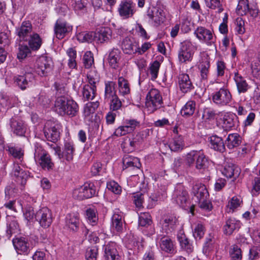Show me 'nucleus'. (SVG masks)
Masks as SVG:
<instances>
[{"label": "nucleus", "instance_id": "obj_1", "mask_svg": "<svg viewBox=\"0 0 260 260\" xmlns=\"http://www.w3.org/2000/svg\"><path fill=\"white\" fill-rule=\"evenodd\" d=\"M78 109V105L74 101L68 100L64 96L57 98L55 102L54 110L62 116L73 117L77 114Z\"/></svg>", "mask_w": 260, "mask_h": 260}, {"label": "nucleus", "instance_id": "obj_2", "mask_svg": "<svg viewBox=\"0 0 260 260\" xmlns=\"http://www.w3.org/2000/svg\"><path fill=\"white\" fill-rule=\"evenodd\" d=\"M162 104V98L159 91L155 88L151 89L146 95L145 101V108L148 113H153L161 108Z\"/></svg>", "mask_w": 260, "mask_h": 260}, {"label": "nucleus", "instance_id": "obj_3", "mask_svg": "<svg viewBox=\"0 0 260 260\" xmlns=\"http://www.w3.org/2000/svg\"><path fill=\"white\" fill-rule=\"evenodd\" d=\"M34 159L44 169L49 170L53 166L51 159L47 152L38 144L35 145Z\"/></svg>", "mask_w": 260, "mask_h": 260}, {"label": "nucleus", "instance_id": "obj_4", "mask_svg": "<svg viewBox=\"0 0 260 260\" xmlns=\"http://www.w3.org/2000/svg\"><path fill=\"white\" fill-rule=\"evenodd\" d=\"M95 194L96 189L92 183H85L73 191V198L79 200L90 198Z\"/></svg>", "mask_w": 260, "mask_h": 260}, {"label": "nucleus", "instance_id": "obj_5", "mask_svg": "<svg viewBox=\"0 0 260 260\" xmlns=\"http://www.w3.org/2000/svg\"><path fill=\"white\" fill-rule=\"evenodd\" d=\"M25 73L23 75H17L14 77V82L22 90L25 89L32 82L34 77L32 74L34 69L26 66L24 67Z\"/></svg>", "mask_w": 260, "mask_h": 260}, {"label": "nucleus", "instance_id": "obj_6", "mask_svg": "<svg viewBox=\"0 0 260 260\" xmlns=\"http://www.w3.org/2000/svg\"><path fill=\"white\" fill-rule=\"evenodd\" d=\"M232 100V96L229 90L225 88H221L212 94L213 102L218 106L228 105Z\"/></svg>", "mask_w": 260, "mask_h": 260}, {"label": "nucleus", "instance_id": "obj_7", "mask_svg": "<svg viewBox=\"0 0 260 260\" xmlns=\"http://www.w3.org/2000/svg\"><path fill=\"white\" fill-rule=\"evenodd\" d=\"M193 46L189 40H185L180 44L178 51V59L181 62L189 61L193 54Z\"/></svg>", "mask_w": 260, "mask_h": 260}, {"label": "nucleus", "instance_id": "obj_8", "mask_svg": "<svg viewBox=\"0 0 260 260\" xmlns=\"http://www.w3.org/2000/svg\"><path fill=\"white\" fill-rule=\"evenodd\" d=\"M52 67L51 58L46 56H42L36 61L35 71L40 76H45L51 70Z\"/></svg>", "mask_w": 260, "mask_h": 260}, {"label": "nucleus", "instance_id": "obj_9", "mask_svg": "<svg viewBox=\"0 0 260 260\" xmlns=\"http://www.w3.org/2000/svg\"><path fill=\"white\" fill-rule=\"evenodd\" d=\"M35 219L42 227L48 228L52 222V215L51 210L47 207L41 208L36 212Z\"/></svg>", "mask_w": 260, "mask_h": 260}, {"label": "nucleus", "instance_id": "obj_10", "mask_svg": "<svg viewBox=\"0 0 260 260\" xmlns=\"http://www.w3.org/2000/svg\"><path fill=\"white\" fill-rule=\"evenodd\" d=\"M54 150L55 154L58 156L59 158H64L68 161H71L73 159L75 148L72 142L66 141L62 152L58 147H55Z\"/></svg>", "mask_w": 260, "mask_h": 260}, {"label": "nucleus", "instance_id": "obj_11", "mask_svg": "<svg viewBox=\"0 0 260 260\" xmlns=\"http://www.w3.org/2000/svg\"><path fill=\"white\" fill-rule=\"evenodd\" d=\"M172 200L182 208H186L188 201V193L183 185L178 184L176 186L173 194Z\"/></svg>", "mask_w": 260, "mask_h": 260}, {"label": "nucleus", "instance_id": "obj_12", "mask_svg": "<svg viewBox=\"0 0 260 260\" xmlns=\"http://www.w3.org/2000/svg\"><path fill=\"white\" fill-rule=\"evenodd\" d=\"M147 16L153 25L156 26L162 24L166 18L164 10L158 7L150 8L147 11Z\"/></svg>", "mask_w": 260, "mask_h": 260}, {"label": "nucleus", "instance_id": "obj_13", "mask_svg": "<svg viewBox=\"0 0 260 260\" xmlns=\"http://www.w3.org/2000/svg\"><path fill=\"white\" fill-rule=\"evenodd\" d=\"M11 131L18 136H24L27 130L25 123L18 117H13L10 122Z\"/></svg>", "mask_w": 260, "mask_h": 260}, {"label": "nucleus", "instance_id": "obj_14", "mask_svg": "<svg viewBox=\"0 0 260 260\" xmlns=\"http://www.w3.org/2000/svg\"><path fill=\"white\" fill-rule=\"evenodd\" d=\"M210 67V58L208 55H204L200 60L198 69L200 71L201 80L204 83L207 82Z\"/></svg>", "mask_w": 260, "mask_h": 260}, {"label": "nucleus", "instance_id": "obj_15", "mask_svg": "<svg viewBox=\"0 0 260 260\" xmlns=\"http://www.w3.org/2000/svg\"><path fill=\"white\" fill-rule=\"evenodd\" d=\"M72 30V26L61 20H57L54 25L55 35L58 39H63Z\"/></svg>", "mask_w": 260, "mask_h": 260}, {"label": "nucleus", "instance_id": "obj_16", "mask_svg": "<svg viewBox=\"0 0 260 260\" xmlns=\"http://www.w3.org/2000/svg\"><path fill=\"white\" fill-rule=\"evenodd\" d=\"M157 240L158 241L159 247L162 251L170 254L174 252V244L170 237L165 235H158Z\"/></svg>", "mask_w": 260, "mask_h": 260}, {"label": "nucleus", "instance_id": "obj_17", "mask_svg": "<svg viewBox=\"0 0 260 260\" xmlns=\"http://www.w3.org/2000/svg\"><path fill=\"white\" fill-rule=\"evenodd\" d=\"M121 48L124 53L132 55L137 52L139 45L133 38L126 37L122 42Z\"/></svg>", "mask_w": 260, "mask_h": 260}, {"label": "nucleus", "instance_id": "obj_18", "mask_svg": "<svg viewBox=\"0 0 260 260\" xmlns=\"http://www.w3.org/2000/svg\"><path fill=\"white\" fill-rule=\"evenodd\" d=\"M118 12L123 19L131 17L135 12V5L130 2H122L119 5Z\"/></svg>", "mask_w": 260, "mask_h": 260}, {"label": "nucleus", "instance_id": "obj_19", "mask_svg": "<svg viewBox=\"0 0 260 260\" xmlns=\"http://www.w3.org/2000/svg\"><path fill=\"white\" fill-rule=\"evenodd\" d=\"M65 223V226L69 230L74 232L77 231L80 223L79 214H68L66 216Z\"/></svg>", "mask_w": 260, "mask_h": 260}, {"label": "nucleus", "instance_id": "obj_20", "mask_svg": "<svg viewBox=\"0 0 260 260\" xmlns=\"http://www.w3.org/2000/svg\"><path fill=\"white\" fill-rule=\"evenodd\" d=\"M178 83L180 89L184 93L188 92L193 88L192 83L187 74L182 73L179 75Z\"/></svg>", "mask_w": 260, "mask_h": 260}, {"label": "nucleus", "instance_id": "obj_21", "mask_svg": "<svg viewBox=\"0 0 260 260\" xmlns=\"http://www.w3.org/2000/svg\"><path fill=\"white\" fill-rule=\"evenodd\" d=\"M13 244L16 250L19 254H27L29 251V244L25 238H16L13 240Z\"/></svg>", "mask_w": 260, "mask_h": 260}, {"label": "nucleus", "instance_id": "obj_22", "mask_svg": "<svg viewBox=\"0 0 260 260\" xmlns=\"http://www.w3.org/2000/svg\"><path fill=\"white\" fill-rule=\"evenodd\" d=\"M112 227L118 232H121L124 222L123 213L119 210H116L111 218Z\"/></svg>", "mask_w": 260, "mask_h": 260}, {"label": "nucleus", "instance_id": "obj_23", "mask_svg": "<svg viewBox=\"0 0 260 260\" xmlns=\"http://www.w3.org/2000/svg\"><path fill=\"white\" fill-rule=\"evenodd\" d=\"M32 33L34 32L32 31V26L29 21L23 22L20 27L17 29V34L19 38L25 41H27Z\"/></svg>", "mask_w": 260, "mask_h": 260}, {"label": "nucleus", "instance_id": "obj_24", "mask_svg": "<svg viewBox=\"0 0 260 260\" xmlns=\"http://www.w3.org/2000/svg\"><path fill=\"white\" fill-rule=\"evenodd\" d=\"M104 256L106 260H120V256L114 242H110L104 246Z\"/></svg>", "mask_w": 260, "mask_h": 260}, {"label": "nucleus", "instance_id": "obj_25", "mask_svg": "<svg viewBox=\"0 0 260 260\" xmlns=\"http://www.w3.org/2000/svg\"><path fill=\"white\" fill-rule=\"evenodd\" d=\"M241 226L240 221L234 218L227 219L223 226V233L226 235H231L235 231H238Z\"/></svg>", "mask_w": 260, "mask_h": 260}, {"label": "nucleus", "instance_id": "obj_26", "mask_svg": "<svg viewBox=\"0 0 260 260\" xmlns=\"http://www.w3.org/2000/svg\"><path fill=\"white\" fill-rule=\"evenodd\" d=\"M163 231L167 234L174 231L178 224L177 218L173 215L166 217L161 222Z\"/></svg>", "mask_w": 260, "mask_h": 260}, {"label": "nucleus", "instance_id": "obj_27", "mask_svg": "<svg viewBox=\"0 0 260 260\" xmlns=\"http://www.w3.org/2000/svg\"><path fill=\"white\" fill-rule=\"evenodd\" d=\"M194 34L197 38L201 41L207 43L212 42L213 38L212 32L204 27H198L195 30Z\"/></svg>", "mask_w": 260, "mask_h": 260}, {"label": "nucleus", "instance_id": "obj_28", "mask_svg": "<svg viewBox=\"0 0 260 260\" xmlns=\"http://www.w3.org/2000/svg\"><path fill=\"white\" fill-rule=\"evenodd\" d=\"M237 117L236 115L232 113H226L223 116L221 119L222 126L225 131L231 130L235 126Z\"/></svg>", "mask_w": 260, "mask_h": 260}, {"label": "nucleus", "instance_id": "obj_29", "mask_svg": "<svg viewBox=\"0 0 260 260\" xmlns=\"http://www.w3.org/2000/svg\"><path fill=\"white\" fill-rule=\"evenodd\" d=\"M111 30L108 27H102L94 32V40L103 43L110 39L111 37Z\"/></svg>", "mask_w": 260, "mask_h": 260}, {"label": "nucleus", "instance_id": "obj_30", "mask_svg": "<svg viewBox=\"0 0 260 260\" xmlns=\"http://www.w3.org/2000/svg\"><path fill=\"white\" fill-rule=\"evenodd\" d=\"M44 133L46 139L52 142H56L59 138V132L58 127L52 126L50 128L47 127L45 125L44 129Z\"/></svg>", "mask_w": 260, "mask_h": 260}, {"label": "nucleus", "instance_id": "obj_31", "mask_svg": "<svg viewBox=\"0 0 260 260\" xmlns=\"http://www.w3.org/2000/svg\"><path fill=\"white\" fill-rule=\"evenodd\" d=\"M240 169L233 164H226L222 170V174L227 178H236L240 174Z\"/></svg>", "mask_w": 260, "mask_h": 260}, {"label": "nucleus", "instance_id": "obj_32", "mask_svg": "<svg viewBox=\"0 0 260 260\" xmlns=\"http://www.w3.org/2000/svg\"><path fill=\"white\" fill-rule=\"evenodd\" d=\"M192 193L198 200H205L208 196V192L206 186L201 183H197L192 187Z\"/></svg>", "mask_w": 260, "mask_h": 260}, {"label": "nucleus", "instance_id": "obj_33", "mask_svg": "<svg viewBox=\"0 0 260 260\" xmlns=\"http://www.w3.org/2000/svg\"><path fill=\"white\" fill-rule=\"evenodd\" d=\"M210 144L212 149L215 151L223 152L225 148L223 140L221 137L213 135L210 137Z\"/></svg>", "mask_w": 260, "mask_h": 260}, {"label": "nucleus", "instance_id": "obj_34", "mask_svg": "<svg viewBox=\"0 0 260 260\" xmlns=\"http://www.w3.org/2000/svg\"><path fill=\"white\" fill-rule=\"evenodd\" d=\"M242 142V138L237 133L230 134L225 140V144L230 149H234L239 146Z\"/></svg>", "mask_w": 260, "mask_h": 260}, {"label": "nucleus", "instance_id": "obj_35", "mask_svg": "<svg viewBox=\"0 0 260 260\" xmlns=\"http://www.w3.org/2000/svg\"><path fill=\"white\" fill-rule=\"evenodd\" d=\"M234 80L239 93H245L249 89V86L246 80L239 73L235 74Z\"/></svg>", "mask_w": 260, "mask_h": 260}, {"label": "nucleus", "instance_id": "obj_36", "mask_svg": "<svg viewBox=\"0 0 260 260\" xmlns=\"http://www.w3.org/2000/svg\"><path fill=\"white\" fill-rule=\"evenodd\" d=\"M196 110V103L193 100L188 101L182 108L181 114L182 116L189 117L192 116Z\"/></svg>", "mask_w": 260, "mask_h": 260}, {"label": "nucleus", "instance_id": "obj_37", "mask_svg": "<svg viewBox=\"0 0 260 260\" xmlns=\"http://www.w3.org/2000/svg\"><path fill=\"white\" fill-rule=\"evenodd\" d=\"M123 165L125 168H136L139 169L141 165L138 157L129 155H125L123 158Z\"/></svg>", "mask_w": 260, "mask_h": 260}, {"label": "nucleus", "instance_id": "obj_38", "mask_svg": "<svg viewBox=\"0 0 260 260\" xmlns=\"http://www.w3.org/2000/svg\"><path fill=\"white\" fill-rule=\"evenodd\" d=\"M121 52L119 50L114 49L109 53L108 60L110 66L113 69H116L119 66L121 59Z\"/></svg>", "mask_w": 260, "mask_h": 260}, {"label": "nucleus", "instance_id": "obj_39", "mask_svg": "<svg viewBox=\"0 0 260 260\" xmlns=\"http://www.w3.org/2000/svg\"><path fill=\"white\" fill-rule=\"evenodd\" d=\"M13 173L17 178V181L21 184L24 185L26 183L28 175L26 172L23 171L18 164H14Z\"/></svg>", "mask_w": 260, "mask_h": 260}, {"label": "nucleus", "instance_id": "obj_40", "mask_svg": "<svg viewBox=\"0 0 260 260\" xmlns=\"http://www.w3.org/2000/svg\"><path fill=\"white\" fill-rule=\"evenodd\" d=\"M169 147L171 151L178 152L182 150L184 147L183 138L181 136L174 137L170 142Z\"/></svg>", "mask_w": 260, "mask_h": 260}, {"label": "nucleus", "instance_id": "obj_41", "mask_svg": "<svg viewBox=\"0 0 260 260\" xmlns=\"http://www.w3.org/2000/svg\"><path fill=\"white\" fill-rule=\"evenodd\" d=\"M96 94V87L86 84L84 85L82 89V95L86 100H92Z\"/></svg>", "mask_w": 260, "mask_h": 260}, {"label": "nucleus", "instance_id": "obj_42", "mask_svg": "<svg viewBox=\"0 0 260 260\" xmlns=\"http://www.w3.org/2000/svg\"><path fill=\"white\" fill-rule=\"evenodd\" d=\"M104 96L106 100H109L117 95L115 89L116 83L113 81H107L105 84Z\"/></svg>", "mask_w": 260, "mask_h": 260}, {"label": "nucleus", "instance_id": "obj_43", "mask_svg": "<svg viewBox=\"0 0 260 260\" xmlns=\"http://www.w3.org/2000/svg\"><path fill=\"white\" fill-rule=\"evenodd\" d=\"M177 238L179 242L180 245L182 249L188 253H190L192 251L193 247L183 233H179L177 235Z\"/></svg>", "mask_w": 260, "mask_h": 260}, {"label": "nucleus", "instance_id": "obj_44", "mask_svg": "<svg viewBox=\"0 0 260 260\" xmlns=\"http://www.w3.org/2000/svg\"><path fill=\"white\" fill-rule=\"evenodd\" d=\"M118 89L119 93L125 96L129 94L130 88L128 81L123 77H120L118 80Z\"/></svg>", "mask_w": 260, "mask_h": 260}, {"label": "nucleus", "instance_id": "obj_45", "mask_svg": "<svg viewBox=\"0 0 260 260\" xmlns=\"http://www.w3.org/2000/svg\"><path fill=\"white\" fill-rule=\"evenodd\" d=\"M86 218L89 224L94 225L98 221L97 210L94 207H90L86 210Z\"/></svg>", "mask_w": 260, "mask_h": 260}, {"label": "nucleus", "instance_id": "obj_46", "mask_svg": "<svg viewBox=\"0 0 260 260\" xmlns=\"http://www.w3.org/2000/svg\"><path fill=\"white\" fill-rule=\"evenodd\" d=\"M27 41H28L29 47L34 50L39 49L42 45L41 39L37 33H32Z\"/></svg>", "mask_w": 260, "mask_h": 260}, {"label": "nucleus", "instance_id": "obj_47", "mask_svg": "<svg viewBox=\"0 0 260 260\" xmlns=\"http://www.w3.org/2000/svg\"><path fill=\"white\" fill-rule=\"evenodd\" d=\"M208 161L204 154L199 151L196 161V168L198 170H205L208 165Z\"/></svg>", "mask_w": 260, "mask_h": 260}, {"label": "nucleus", "instance_id": "obj_48", "mask_svg": "<svg viewBox=\"0 0 260 260\" xmlns=\"http://www.w3.org/2000/svg\"><path fill=\"white\" fill-rule=\"evenodd\" d=\"M88 84L92 86H95L99 84L100 81V75L94 69L90 70L87 74Z\"/></svg>", "mask_w": 260, "mask_h": 260}, {"label": "nucleus", "instance_id": "obj_49", "mask_svg": "<svg viewBox=\"0 0 260 260\" xmlns=\"http://www.w3.org/2000/svg\"><path fill=\"white\" fill-rule=\"evenodd\" d=\"M206 6L212 10H216L218 13H220L223 10L222 5L221 3L222 0H204Z\"/></svg>", "mask_w": 260, "mask_h": 260}, {"label": "nucleus", "instance_id": "obj_50", "mask_svg": "<svg viewBox=\"0 0 260 260\" xmlns=\"http://www.w3.org/2000/svg\"><path fill=\"white\" fill-rule=\"evenodd\" d=\"M242 203V200L240 197L235 196L229 202L227 205L228 212H233L237 208L240 207Z\"/></svg>", "mask_w": 260, "mask_h": 260}, {"label": "nucleus", "instance_id": "obj_51", "mask_svg": "<svg viewBox=\"0 0 260 260\" xmlns=\"http://www.w3.org/2000/svg\"><path fill=\"white\" fill-rule=\"evenodd\" d=\"M99 103L98 101L95 102H89L86 104L84 108V115L85 117H88L94 114L95 110L99 107Z\"/></svg>", "mask_w": 260, "mask_h": 260}, {"label": "nucleus", "instance_id": "obj_52", "mask_svg": "<svg viewBox=\"0 0 260 260\" xmlns=\"http://www.w3.org/2000/svg\"><path fill=\"white\" fill-rule=\"evenodd\" d=\"M229 253L232 260L242 259V251L241 248L238 245H232L230 249Z\"/></svg>", "mask_w": 260, "mask_h": 260}, {"label": "nucleus", "instance_id": "obj_53", "mask_svg": "<svg viewBox=\"0 0 260 260\" xmlns=\"http://www.w3.org/2000/svg\"><path fill=\"white\" fill-rule=\"evenodd\" d=\"M67 53L69 57L68 60L69 67L72 69L76 68L77 66L76 61L77 53L76 50L73 48H70L67 50Z\"/></svg>", "mask_w": 260, "mask_h": 260}, {"label": "nucleus", "instance_id": "obj_54", "mask_svg": "<svg viewBox=\"0 0 260 260\" xmlns=\"http://www.w3.org/2000/svg\"><path fill=\"white\" fill-rule=\"evenodd\" d=\"M248 0H240L236 9V12L239 15H244L248 14L249 10Z\"/></svg>", "mask_w": 260, "mask_h": 260}, {"label": "nucleus", "instance_id": "obj_55", "mask_svg": "<svg viewBox=\"0 0 260 260\" xmlns=\"http://www.w3.org/2000/svg\"><path fill=\"white\" fill-rule=\"evenodd\" d=\"M19 231V226L18 222L15 220H12L7 226L6 236L10 239L13 234L17 233Z\"/></svg>", "mask_w": 260, "mask_h": 260}, {"label": "nucleus", "instance_id": "obj_56", "mask_svg": "<svg viewBox=\"0 0 260 260\" xmlns=\"http://www.w3.org/2000/svg\"><path fill=\"white\" fill-rule=\"evenodd\" d=\"M217 113L215 110L210 108H204L202 111V119L205 121H211L215 119Z\"/></svg>", "mask_w": 260, "mask_h": 260}, {"label": "nucleus", "instance_id": "obj_57", "mask_svg": "<svg viewBox=\"0 0 260 260\" xmlns=\"http://www.w3.org/2000/svg\"><path fill=\"white\" fill-rule=\"evenodd\" d=\"M151 222V216L149 213L142 212L139 215V225L147 226Z\"/></svg>", "mask_w": 260, "mask_h": 260}, {"label": "nucleus", "instance_id": "obj_58", "mask_svg": "<svg viewBox=\"0 0 260 260\" xmlns=\"http://www.w3.org/2000/svg\"><path fill=\"white\" fill-rule=\"evenodd\" d=\"M199 152L197 150H191L185 155L184 161L186 165L191 167L194 164V161L196 159Z\"/></svg>", "mask_w": 260, "mask_h": 260}, {"label": "nucleus", "instance_id": "obj_59", "mask_svg": "<svg viewBox=\"0 0 260 260\" xmlns=\"http://www.w3.org/2000/svg\"><path fill=\"white\" fill-rule=\"evenodd\" d=\"M160 65V64L159 62L157 60L154 61L150 64L149 69V72L152 80H155L157 78Z\"/></svg>", "mask_w": 260, "mask_h": 260}, {"label": "nucleus", "instance_id": "obj_60", "mask_svg": "<svg viewBox=\"0 0 260 260\" xmlns=\"http://www.w3.org/2000/svg\"><path fill=\"white\" fill-rule=\"evenodd\" d=\"M77 38L81 42H89L94 40V32H81L77 34Z\"/></svg>", "mask_w": 260, "mask_h": 260}, {"label": "nucleus", "instance_id": "obj_61", "mask_svg": "<svg viewBox=\"0 0 260 260\" xmlns=\"http://www.w3.org/2000/svg\"><path fill=\"white\" fill-rule=\"evenodd\" d=\"M133 203L138 208H141L143 207V204L144 201V194L140 192H137L133 194Z\"/></svg>", "mask_w": 260, "mask_h": 260}, {"label": "nucleus", "instance_id": "obj_62", "mask_svg": "<svg viewBox=\"0 0 260 260\" xmlns=\"http://www.w3.org/2000/svg\"><path fill=\"white\" fill-rule=\"evenodd\" d=\"M98 249L96 246L88 247L86 251L85 257L87 260H96Z\"/></svg>", "mask_w": 260, "mask_h": 260}, {"label": "nucleus", "instance_id": "obj_63", "mask_svg": "<svg viewBox=\"0 0 260 260\" xmlns=\"http://www.w3.org/2000/svg\"><path fill=\"white\" fill-rule=\"evenodd\" d=\"M124 125L130 133L133 132L137 127L140 126V122L136 119H126L123 122Z\"/></svg>", "mask_w": 260, "mask_h": 260}, {"label": "nucleus", "instance_id": "obj_64", "mask_svg": "<svg viewBox=\"0 0 260 260\" xmlns=\"http://www.w3.org/2000/svg\"><path fill=\"white\" fill-rule=\"evenodd\" d=\"M83 64L86 68H90L93 64L94 59L92 53L87 51L83 55Z\"/></svg>", "mask_w": 260, "mask_h": 260}]
</instances>
